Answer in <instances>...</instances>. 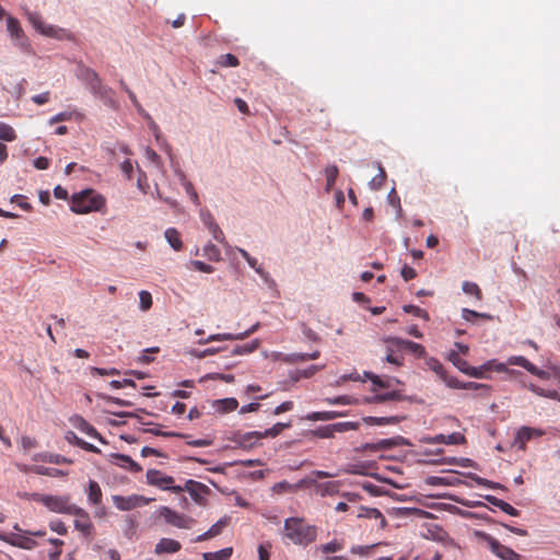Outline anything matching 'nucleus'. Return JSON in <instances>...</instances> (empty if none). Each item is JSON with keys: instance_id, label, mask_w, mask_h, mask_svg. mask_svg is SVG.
<instances>
[{"instance_id": "1", "label": "nucleus", "mask_w": 560, "mask_h": 560, "mask_svg": "<svg viewBox=\"0 0 560 560\" xmlns=\"http://www.w3.org/2000/svg\"><path fill=\"white\" fill-rule=\"evenodd\" d=\"M283 535L295 545L307 546L316 539L317 529L302 517H289L284 521Z\"/></svg>"}, {"instance_id": "2", "label": "nucleus", "mask_w": 560, "mask_h": 560, "mask_svg": "<svg viewBox=\"0 0 560 560\" xmlns=\"http://www.w3.org/2000/svg\"><path fill=\"white\" fill-rule=\"evenodd\" d=\"M106 206L103 195L93 189H85L71 197V210L74 213L85 214L94 211H102Z\"/></svg>"}, {"instance_id": "3", "label": "nucleus", "mask_w": 560, "mask_h": 560, "mask_svg": "<svg viewBox=\"0 0 560 560\" xmlns=\"http://www.w3.org/2000/svg\"><path fill=\"white\" fill-rule=\"evenodd\" d=\"M25 15L32 26L42 35L59 40L72 39V34L70 32L56 25L46 24L38 12L25 10Z\"/></svg>"}, {"instance_id": "4", "label": "nucleus", "mask_w": 560, "mask_h": 560, "mask_svg": "<svg viewBox=\"0 0 560 560\" xmlns=\"http://www.w3.org/2000/svg\"><path fill=\"white\" fill-rule=\"evenodd\" d=\"M36 502L42 503L49 511L71 515L77 511V505L71 503L70 495L33 494Z\"/></svg>"}, {"instance_id": "5", "label": "nucleus", "mask_w": 560, "mask_h": 560, "mask_svg": "<svg viewBox=\"0 0 560 560\" xmlns=\"http://www.w3.org/2000/svg\"><path fill=\"white\" fill-rule=\"evenodd\" d=\"M147 482L151 486L158 487L163 490H171L175 493H179L183 491L180 486H174V478L172 476H167L160 470L149 469L145 474Z\"/></svg>"}, {"instance_id": "6", "label": "nucleus", "mask_w": 560, "mask_h": 560, "mask_svg": "<svg viewBox=\"0 0 560 560\" xmlns=\"http://www.w3.org/2000/svg\"><path fill=\"white\" fill-rule=\"evenodd\" d=\"M357 429H359V422L346 421L318 427L312 431V434L319 439H330L334 438L336 433H343Z\"/></svg>"}, {"instance_id": "7", "label": "nucleus", "mask_w": 560, "mask_h": 560, "mask_svg": "<svg viewBox=\"0 0 560 560\" xmlns=\"http://www.w3.org/2000/svg\"><path fill=\"white\" fill-rule=\"evenodd\" d=\"M160 515L165 520V522L174 527L189 529L191 528L196 521L185 514H180L168 506H162L160 509Z\"/></svg>"}, {"instance_id": "8", "label": "nucleus", "mask_w": 560, "mask_h": 560, "mask_svg": "<svg viewBox=\"0 0 560 560\" xmlns=\"http://www.w3.org/2000/svg\"><path fill=\"white\" fill-rule=\"evenodd\" d=\"M7 31L9 32L12 40L15 42L16 46L20 47V49L26 52L30 51V40L26 37L23 28L21 27V24L18 19L10 15L7 18Z\"/></svg>"}, {"instance_id": "9", "label": "nucleus", "mask_w": 560, "mask_h": 560, "mask_svg": "<svg viewBox=\"0 0 560 560\" xmlns=\"http://www.w3.org/2000/svg\"><path fill=\"white\" fill-rule=\"evenodd\" d=\"M80 77L90 85L94 95L105 97L109 92V89L103 85L98 74L93 69L83 67L80 70Z\"/></svg>"}, {"instance_id": "10", "label": "nucleus", "mask_w": 560, "mask_h": 560, "mask_svg": "<svg viewBox=\"0 0 560 560\" xmlns=\"http://www.w3.org/2000/svg\"><path fill=\"white\" fill-rule=\"evenodd\" d=\"M151 499H147L143 495L132 494L129 497L113 495V502L115 506L120 511H131L139 506L147 505Z\"/></svg>"}, {"instance_id": "11", "label": "nucleus", "mask_w": 560, "mask_h": 560, "mask_svg": "<svg viewBox=\"0 0 560 560\" xmlns=\"http://www.w3.org/2000/svg\"><path fill=\"white\" fill-rule=\"evenodd\" d=\"M372 392L374 393L371 396L364 398V402L366 404H384L387 401H401L405 399V395L400 389H392L384 394L376 393V388L373 387Z\"/></svg>"}, {"instance_id": "12", "label": "nucleus", "mask_w": 560, "mask_h": 560, "mask_svg": "<svg viewBox=\"0 0 560 560\" xmlns=\"http://www.w3.org/2000/svg\"><path fill=\"white\" fill-rule=\"evenodd\" d=\"M490 550L501 560H522V556L508 546L500 544L493 537H488Z\"/></svg>"}, {"instance_id": "13", "label": "nucleus", "mask_w": 560, "mask_h": 560, "mask_svg": "<svg viewBox=\"0 0 560 560\" xmlns=\"http://www.w3.org/2000/svg\"><path fill=\"white\" fill-rule=\"evenodd\" d=\"M182 488L183 491H187L191 495L196 503L205 505V495L209 492V488L206 485L190 479Z\"/></svg>"}, {"instance_id": "14", "label": "nucleus", "mask_w": 560, "mask_h": 560, "mask_svg": "<svg viewBox=\"0 0 560 560\" xmlns=\"http://www.w3.org/2000/svg\"><path fill=\"white\" fill-rule=\"evenodd\" d=\"M74 520V528L81 532L84 536H90L94 529L93 523L90 520L89 513L80 506H77V511L72 512Z\"/></svg>"}, {"instance_id": "15", "label": "nucleus", "mask_w": 560, "mask_h": 560, "mask_svg": "<svg viewBox=\"0 0 560 560\" xmlns=\"http://www.w3.org/2000/svg\"><path fill=\"white\" fill-rule=\"evenodd\" d=\"M259 328V323L253 325L249 329L241 334H214L210 335L206 339L199 340V343L206 345L211 341H223V340H243L254 334Z\"/></svg>"}, {"instance_id": "16", "label": "nucleus", "mask_w": 560, "mask_h": 560, "mask_svg": "<svg viewBox=\"0 0 560 560\" xmlns=\"http://www.w3.org/2000/svg\"><path fill=\"white\" fill-rule=\"evenodd\" d=\"M508 364L510 365H518L524 368L526 371H528L530 374L539 377V378H548V373L538 369L536 365H534L532 362H529L525 357L523 355H512L508 359Z\"/></svg>"}, {"instance_id": "17", "label": "nucleus", "mask_w": 560, "mask_h": 560, "mask_svg": "<svg viewBox=\"0 0 560 560\" xmlns=\"http://www.w3.org/2000/svg\"><path fill=\"white\" fill-rule=\"evenodd\" d=\"M200 218L203 224L209 229L213 238L221 244L225 243V237L220 226L217 224L213 215L208 210L200 211Z\"/></svg>"}, {"instance_id": "18", "label": "nucleus", "mask_w": 560, "mask_h": 560, "mask_svg": "<svg viewBox=\"0 0 560 560\" xmlns=\"http://www.w3.org/2000/svg\"><path fill=\"white\" fill-rule=\"evenodd\" d=\"M544 432L536 428L530 427H521L516 433L515 444L521 450L526 448V443L529 442L534 438L541 436Z\"/></svg>"}, {"instance_id": "19", "label": "nucleus", "mask_w": 560, "mask_h": 560, "mask_svg": "<svg viewBox=\"0 0 560 560\" xmlns=\"http://www.w3.org/2000/svg\"><path fill=\"white\" fill-rule=\"evenodd\" d=\"M109 457L112 464L131 472H140L142 470V467L128 455L114 453Z\"/></svg>"}, {"instance_id": "20", "label": "nucleus", "mask_w": 560, "mask_h": 560, "mask_svg": "<svg viewBox=\"0 0 560 560\" xmlns=\"http://www.w3.org/2000/svg\"><path fill=\"white\" fill-rule=\"evenodd\" d=\"M313 483H314V479H311V478L301 479L295 485H291L288 481L283 480V481L275 483L272 486L271 490L276 494H281L284 492H295L296 490L307 487V486H312Z\"/></svg>"}, {"instance_id": "21", "label": "nucleus", "mask_w": 560, "mask_h": 560, "mask_svg": "<svg viewBox=\"0 0 560 560\" xmlns=\"http://www.w3.org/2000/svg\"><path fill=\"white\" fill-rule=\"evenodd\" d=\"M261 440L259 431L235 433L232 441L243 448H253Z\"/></svg>"}, {"instance_id": "22", "label": "nucleus", "mask_w": 560, "mask_h": 560, "mask_svg": "<svg viewBox=\"0 0 560 560\" xmlns=\"http://www.w3.org/2000/svg\"><path fill=\"white\" fill-rule=\"evenodd\" d=\"M355 516L359 518L376 520L380 522V528H384L387 525L384 515L375 508L360 506L355 511Z\"/></svg>"}, {"instance_id": "23", "label": "nucleus", "mask_w": 560, "mask_h": 560, "mask_svg": "<svg viewBox=\"0 0 560 560\" xmlns=\"http://www.w3.org/2000/svg\"><path fill=\"white\" fill-rule=\"evenodd\" d=\"M430 444L444 443L447 445H458L465 442V436L462 433L454 432L452 434H436L425 440Z\"/></svg>"}, {"instance_id": "24", "label": "nucleus", "mask_w": 560, "mask_h": 560, "mask_svg": "<svg viewBox=\"0 0 560 560\" xmlns=\"http://www.w3.org/2000/svg\"><path fill=\"white\" fill-rule=\"evenodd\" d=\"M182 549V545L179 541L171 538H162L155 545L154 552L156 555L163 553H176Z\"/></svg>"}, {"instance_id": "25", "label": "nucleus", "mask_w": 560, "mask_h": 560, "mask_svg": "<svg viewBox=\"0 0 560 560\" xmlns=\"http://www.w3.org/2000/svg\"><path fill=\"white\" fill-rule=\"evenodd\" d=\"M71 422L72 424L78 429L80 430L81 432L88 434L89 436L91 438H95V439H98L101 442H104L103 438L101 436V434L96 431V429L91 425L84 418H82L81 416H74L72 419H71Z\"/></svg>"}, {"instance_id": "26", "label": "nucleus", "mask_w": 560, "mask_h": 560, "mask_svg": "<svg viewBox=\"0 0 560 560\" xmlns=\"http://www.w3.org/2000/svg\"><path fill=\"white\" fill-rule=\"evenodd\" d=\"M364 376L372 382L375 388H393L394 384H400V381L395 377L382 378L372 372H364Z\"/></svg>"}, {"instance_id": "27", "label": "nucleus", "mask_w": 560, "mask_h": 560, "mask_svg": "<svg viewBox=\"0 0 560 560\" xmlns=\"http://www.w3.org/2000/svg\"><path fill=\"white\" fill-rule=\"evenodd\" d=\"M486 500L491 503L492 505L499 508L501 511H503L504 513L511 515V516H518L520 515V511L517 509H515L514 506H512L510 503L501 500V499H498L493 495H487L486 497Z\"/></svg>"}, {"instance_id": "28", "label": "nucleus", "mask_w": 560, "mask_h": 560, "mask_svg": "<svg viewBox=\"0 0 560 560\" xmlns=\"http://www.w3.org/2000/svg\"><path fill=\"white\" fill-rule=\"evenodd\" d=\"M343 416L345 413L339 411H316L308 413L306 419L310 421H328Z\"/></svg>"}, {"instance_id": "29", "label": "nucleus", "mask_w": 560, "mask_h": 560, "mask_svg": "<svg viewBox=\"0 0 560 560\" xmlns=\"http://www.w3.org/2000/svg\"><path fill=\"white\" fill-rule=\"evenodd\" d=\"M102 490L100 485L95 480L89 481L88 499L90 503L98 505L102 502Z\"/></svg>"}, {"instance_id": "30", "label": "nucleus", "mask_w": 560, "mask_h": 560, "mask_svg": "<svg viewBox=\"0 0 560 560\" xmlns=\"http://www.w3.org/2000/svg\"><path fill=\"white\" fill-rule=\"evenodd\" d=\"M164 236L172 248L180 250L183 248V242L179 232L174 228L166 229Z\"/></svg>"}, {"instance_id": "31", "label": "nucleus", "mask_w": 560, "mask_h": 560, "mask_svg": "<svg viewBox=\"0 0 560 560\" xmlns=\"http://www.w3.org/2000/svg\"><path fill=\"white\" fill-rule=\"evenodd\" d=\"M396 343L399 345L400 347H402L404 349L409 350L417 357H423L425 354V349L420 343H417V342H413L410 340H401V339H396Z\"/></svg>"}, {"instance_id": "32", "label": "nucleus", "mask_w": 560, "mask_h": 560, "mask_svg": "<svg viewBox=\"0 0 560 560\" xmlns=\"http://www.w3.org/2000/svg\"><path fill=\"white\" fill-rule=\"evenodd\" d=\"M233 553L232 547H226L213 552H205L202 555L203 560H230Z\"/></svg>"}, {"instance_id": "33", "label": "nucleus", "mask_w": 560, "mask_h": 560, "mask_svg": "<svg viewBox=\"0 0 560 560\" xmlns=\"http://www.w3.org/2000/svg\"><path fill=\"white\" fill-rule=\"evenodd\" d=\"M320 352L318 350L312 352V353H291L288 354L284 359L288 363H296V362H303L307 360H315L319 358Z\"/></svg>"}, {"instance_id": "34", "label": "nucleus", "mask_w": 560, "mask_h": 560, "mask_svg": "<svg viewBox=\"0 0 560 560\" xmlns=\"http://www.w3.org/2000/svg\"><path fill=\"white\" fill-rule=\"evenodd\" d=\"M313 485L316 486V491L322 497L331 495L334 493H337L338 487H339L337 482H331V481L324 482V483H315L314 482Z\"/></svg>"}, {"instance_id": "35", "label": "nucleus", "mask_w": 560, "mask_h": 560, "mask_svg": "<svg viewBox=\"0 0 560 560\" xmlns=\"http://www.w3.org/2000/svg\"><path fill=\"white\" fill-rule=\"evenodd\" d=\"M339 170L336 165H328L325 168V175H326V191H330L336 183V179L338 177Z\"/></svg>"}, {"instance_id": "36", "label": "nucleus", "mask_w": 560, "mask_h": 560, "mask_svg": "<svg viewBox=\"0 0 560 560\" xmlns=\"http://www.w3.org/2000/svg\"><path fill=\"white\" fill-rule=\"evenodd\" d=\"M291 427V422H278L270 429L265 430L264 432H260L261 439L266 438H276L278 436L284 429H288Z\"/></svg>"}, {"instance_id": "37", "label": "nucleus", "mask_w": 560, "mask_h": 560, "mask_svg": "<svg viewBox=\"0 0 560 560\" xmlns=\"http://www.w3.org/2000/svg\"><path fill=\"white\" fill-rule=\"evenodd\" d=\"M217 409L222 412L234 411L238 407L235 398H224L215 401Z\"/></svg>"}, {"instance_id": "38", "label": "nucleus", "mask_w": 560, "mask_h": 560, "mask_svg": "<svg viewBox=\"0 0 560 560\" xmlns=\"http://www.w3.org/2000/svg\"><path fill=\"white\" fill-rule=\"evenodd\" d=\"M259 345H260V341L259 339H255L253 340L248 345H243V346H236L232 353L234 355H243V354H248V353H252L254 352L255 350H257L259 348Z\"/></svg>"}, {"instance_id": "39", "label": "nucleus", "mask_w": 560, "mask_h": 560, "mask_svg": "<svg viewBox=\"0 0 560 560\" xmlns=\"http://www.w3.org/2000/svg\"><path fill=\"white\" fill-rule=\"evenodd\" d=\"M179 179L186 190V192L190 196L191 200L198 205L199 203V197L196 192L192 184L186 178L185 174L183 172H178Z\"/></svg>"}, {"instance_id": "40", "label": "nucleus", "mask_w": 560, "mask_h": 560, "mask_svg": "<svg viewBox=\"0 0 560 560\" xmlns=\"http://www.w3.org/2000/svg\"><path fill=\"white\" fill-rule=\"evenodd\" d=\"M363 420L371 425H385L398 422L396 417H365Z\"/></svg>"}, {"instance_id": "41", "label": "nucleus", "mask_w": 560, "mask_h": 560, "mask_svg": "<svg viewBox=\"0 0 560 560\" xmlns=\"http://www.w3.org/2000/svg\"><path fill=\"white\" fill-rule=\"evenodd\" d=\"M16 139V133L14 129L4 122H0V140L3 141H14Z\"/></svg>"}, {"instance_id": "42", "label": "nucleus", "mask_w": 560, "mask_h": 560, "mask_svg": "<svg viewBox=\"0 0 560 560\" xmlns=\"http://www.w3.org/2000/svg\"><path fill=\"white\" fill-rule=\"evenodd\" d=\"M428 368L432 370L440 378L445 374V369L443 364L435 358H428L425 361Z\"/></svg>"}, {"instance_id": "43", "label": "nucleus", "mask_w": 560, "mask_h": 560, "mask_svg": "<svg viewBox=\"0 0 560 560\" xmlns=\"http://www.w3.org/2000/svg\"><path fill=\"white\" fill-rule=\"evenodd\" d=\"M463 291L466 294L475 295L476 299L479 301L482 299V292H481L480 288L478 287V284L475 282L465 281L463 283Z\"/></svg>"}, {"instance_id": "44", "label": "nucleus", "mask_w": 560, "mask_h": 560, "mask_svg": "<svg viewBox=\"0 0 560 560\" xmlns=\"http://www.w3.org/2000/svg\"><path fill=\"white\" fill-rule=\"evenodd\" d=\"M140 310L143 312L149 311L152 307V295L149 291L142 290L139 292Z\"/></svg>"}, {"instance_id": "45", "label": "nucleus", "mask_w": 560, "mask_h": 560, "mask_svg": "<svg viewBox=\"0 0 560 560\" xmlns=\"http://www.w3.org/2000/svg\"><path fill=\"white\" fill-rule=\"evenodd\" d=\"M203 252H205V256L209 260L219 261L221 259L220 249L213 244L206 245L203 248Z\"/></svg>"}, {"instance_id": "46", "label": "nucleus", "mask_w": 560, "mask_h": 560, "mask_svg": "<svg viewBox=\"0 0 560 560\" xmlns=\"http://www.w3.org/2000/svg\"><path fill=\"white\" fill-rule=\"evenodd\" d=\"M218 63L221 67H237L240 61L236 56L232 54H224L220 56Z\"/></svg>"}, {"instance_id": "47", "label": "nucleus", "mask_w": 560, "mask_h": 560, "mask_svg": "<svg viewBox=\"0 0 560 560\" xmlns=\"http://www.w3.org/2000/svg\"><path fill=\"white\" fill-rule=\"evenodd\" d=\"M326 401L329 405H354V404H357V399L351 396H348V395L337 396L334 398H326Z\"/></svg>"}, {"instance_id": "48", "label": "nucleus", "mask_w": 560, "mask_h": 560, "mask_svg": "<svg viewBox=\"0 0 560 560\" xmlns=\"http://www.w3.org/2000/svg\"><path fill=\"white\" fill-rule=\"evenodd\" d=\"M450 361L463 373H466V370L469 366L468 362L462 359L456 352H452L450 354Z\"/></svg>"}, {"instance_id": "49", "label": "nucleus", "mask_w": 560, "mask_h": 560, "mask_svg": "<svg viewBox=\"0 0 560 560\" xmlns=\"http://www.w3.org/2000/svg\"><path fill=\"white\" fill-rule=\"evenodd\" d=\"M378 170H380V173L375 177H373L372 180L370 182L371 187L376 190L383 186V184L386 179V173H385L384 168L381 165H378Z\"/></svg>"}, {"instance_id": "50", "label": "nucleus", "mask_w": 560, "mask_h": 560, "mask_svg": "<svg viewBox=\"0 0 560 560\" xmlns=\"http://www.w3.org/2000/svg\"><path fill=\"white\" fill-rule=\"evenodd\" d=\"M19 541L16 542V547L19 548H23V549H33L36 547V541L32 538V537H28V536H25V535H20L19 536Z\"/></svg>"}, {"instance_id": "51", "label": "nucleus", "mask_w": 560, "mask_h": 560, "mask_svg": "<svg viewBox=\"0 0 560 560\" xmlns=\"http://www.w3.org/2000/svg\"><path fill=\"white\" fill-rule=\"evenodd\" d=\"M462 389H472V390H482L486 395L489 394L490 387L489 385L476 383V382H466L462 384Z\"/></svg>"}, {"instance_id": "52", "label": "nucleus", "mask_w": 560, "mask_h": 560, "mask_svg": "<svg viewBox=\"0 0 560 560\" xmlns=\"http://www.w3.org/2000/svg\"><path fill=\"white\" fill-rule=\"evenodd\" d=\"M228 525V520L226 518H221L215 524H213L209 529H208V536H211L212 538L220 535L222 529Z\"/></svg>"}, {"instance_id": "53", "label": "nucleus", "mask_w": 560, "mask_h": 560, "mask_svg": "<svg viewBox=\"0 0 560 560\" xmlns=\"http://www.w3.org/2000/svg\"><path fill=\"white\" fill-rule=\"evenodd\" d=\"M404 311L406 313L412 314V315H415L417 317L424 318L425 320L429 319V315H428L427 311L420 308L419 306H416V305H405L404 306Z\"/></svg>"}, {"instance_id": "54", "label": "nucleus", "mask_w": 560, "mask_h": 560, "mask_svg": "<svg viewBox=\"0 0 560 560\" xmlns=\"http://www.w3.org/2000/svg\"><path fill=\"white\" fill-rule=\"evenodd\" d=\"M486 371H497V372H508L506 364L498 362L495 360H490L483 364Z\"/></svg>"}, {"instance_id": "55", "label": "nucleus", "mask_w": 560, "mask_h": 560, "mask_svg": "<svg viewBox=\"0 0 560 560\" xmlns=\"http://www.w3.org/2000/svg\"><path fill=\"white\" fill-rule=\"evenodd\" d=\"M37 472L40 475H46V476H50V477H62V476L67 475V472H65L63 470H60L58 468H52V467H39L37 469Z\"/></svg>"}, {"instance_id": "56", "label": "nucleus", "mask_w": 560, "mask_h": 560, "mask_svg": "<svg viewBox=\"0 0 560 560\" xmlns=\"http://www.w3.org/2000/svg\"><path fill=\"white\" fill-rule=\"evenodd\" d=\"M91 373L93 375H100V376H113V375L120 374V372L115 368H112V369L92 368Z\"/></svg>"}, {"instance_id": "57", "label": "nucleus", "mask_w": 560, "mask_h": 560, "mask_svg": "<svg viewBox=\"0 0 560 560\" xmlns=\"http://www.w3.org/2000/svg\"><path fill=\"white\" fill-rule=\"evenodd\" d=\"M100 397L103 400L107 401V402H112V404H115V405L120 406V407H129V406L132 405L128 400H125V399H121V398H118V397H113V396L105 395V394L100 395Z\"/></svg>"}, {"instance_id": "58", "label": "nucleus", "mask_w": 560, "mask_h": 560, "mask_svg": "<svg viewBox=\"0 0 560 560\" xmlns=\"http://www.w3.org/2000/svg\"><path fill=\"white\" fill-rule=\"evenodd\" d=\"M320 549L324 553H334L342 549V544L338 542L337 540H334L325 545H322Z\"/></svg>"}, {"instance_id": "59", "label": "nucleus", "mask_w": 560, "mask_h": 560, "mask_svg": "<svg viewBox=\"0 0 560 560\" xmlns=\"http://www.w3.org/2000/svg\"><path fill=\"white\" fill-rule=\"evenodd\" d=\"M49 527L52 532H56L59 535H67L68 528L61 521H52L49 523Z\"/></svg>"}, {"instance_id": "60", "label": "nucleus", "mask_w": 560, "mask_h": 560, "mask_svg": "<svg viewBox=\"0 0 560 560\" xmlns=\"http://www.w3.org/2000/svg\"><path fill=\"white\" fill-rule=\"evenodd\" d=\"M441 380L446 384V386L451 388H462L463 382L458 381L454 376H450L446 372L445 374H443V377Z\"/></svg>"}, {"instance_id": "61", "label": "nucleus", "mask_w": 560, "mask_h": 560, "mask_svg": "<svg viewBox=\"0 0 560 560\" xmlns=\"http://www.w3.org/2000/svg\"><path fill=\"white\" fill-rule=\"evenodd\" d=\"M485 372L487 371L485 370L483 365L479 368L469 365L465 374L471 377L482 378L485 377Z\"/></svg>"}, {"instance_id": "62", "label": "nucleus", "mask_w": 560, "mask_h": 560, "mask_svg": "<svg viewBox=\"0 0 560 560\" xmlns=\"http://www.w3.org/2000/svg\"><path fill=\"white\" fill-rule=\"evenodd\" d=\"M191 265L196 270L201 272L211 273L214 271V268L211 265H208L201 260H194L191 261Z\"/></svg>"}, {"instance_id": "63", "label": "nucleus", "mask_w": 560, "mask_h": 560, "mask_svg": "<svg viewBox=\"0 0 560 560\" xmlns=\"http://www.w3.org/2000/svg\"><path fill=\"white\" fill-rule=\"evenodd\" d=\"M400 275L405 281H409L417 277V271L412 267L405 265L400 270Z\"/></svg>"}, {"instance_id": "64", "label": "nucleus", "mask_w": 560, "mask_h": 560, "mask_svg": "<svg viewBox=\"0 0 560 560\" xmlns=\"http://www.w3.org/2000/svg\"><path fill=\"white\" fill-rule=\"evenodd\" d=\"M120 170L121 172L126 175V177L128 179H131L132 177V171H133V166H132V163L129 159L125 160L121 164H120Z\"/></svg>"}]
</instances>
